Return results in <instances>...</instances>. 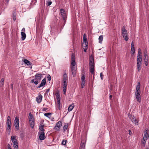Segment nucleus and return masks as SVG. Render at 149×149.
I'll return each instance as SVG.
<instances>
[{"instance_id":"1","label":"nucleus","mask_w":149,"mask_h":149,"mask_svg":"<svg viewBox=\"0 0 149 149\" xmlns=\"http://www.w3.org/2000/svg\"><path fill=\"white\" fill-rule=\"evenodd\" d=\"M95 63L94 58L92 55H91L89 58V67L90 72L91 74H93V78L94 76V66Z\"/></svg>"},{"instance_id":"2","label":"nucleus","mask_w":149,"mask_h":149,"mask_svg":"<svg viewBox=\"0 0 149 149\" xmlns=\"http://www.w3.org/2000/svg\"><path fill=\"white\" fill-rule=\"evenodd\" d=\"M68 76L66 73H65L63 75V94L66 93L67 89V86L68 84Z\"/></svg>"},{"instance_id":"3","label":"nucleus","mask_w":149,"mask_h":149,"mask_svg":"<svg viewBox=\"0 0 149 149\" xmlns=\"http://www.w3.org/2000/svg\"><path fill=\"white\" fill-rule=\"evenodd\" d=\"M142 60V56H137V66L139 72L140 71L141 69Z\"/></svg>"},{"instance_id":"4","label":"nucleus","mask_w":149,"mask_h":149,"mask_svg":"<svg viewBox=\"0 0 149 149\" xmlns=\"http://www.w3.org/2000/svg\"><path fill=\"white\" fill-rule=\"evenodd\" d=\"M61 15L62 17L63 20L64 21V22H66L67 18V15L65 14V11L64 9L61 8L60 10Z\"/></svg>"},{"instance_id":"5","label":"nucleus","mask_w":149,"mask_h":149,"mask_svg":"<svg viewBox=\"0 0 149 149\" xmlns=\"http://www.w3.org/2000/svg\"><path fill=\"white\" fill-rule=\"evenodd\" d=\"M130 118L131 119L132 123L135 124V125H137L138 122V120L134 117V116L131 115L130 116Z\"/></svg>"},{"instance_id":"6","label":"nucleus","mask_w":149,"mask_h":149,"mask_svg":"<svg viewBox=\"0 0 149 149\" xmlns=\"http://www.w3.org/2000/svg\"><path fill=\"white\" fill-rule=\"evenodd\" d=\"M71 70L73 77L75 76L76 73L77 68L75 66H71Z\"/></svg>"},{"instance_id":"7","label":"nucleus","mask_w":149,"mask_h":149,"mask_svg":"<svg viewBox=\"0 0 149 149\" xmlns=\"http://www.w3.org/2000/svg\"><path fill=\"white\" fill-rule=\"evenodd\" d=\"M71 66H74L76 64L75 61V55L72 54L71 56Z\"/></svg>"},{"instance_id":"8","label":"nucleus","mask_w":149,"mask_h":149,"mask_svg":"<svg viewBox=\"0 0 149 149\" xmlns=\"http://www.w3.org/2000/svg\"><path fill=\"white\" fill-rule=\"evenodd\" d=\"M39 138L40 140H42L45 139V133L43 132H39Z\"/></svg>"},{"instance_id":"9","label":"nucleus","mask_w":149,"mask_h":149,"mask_svg":"<svg viewBox=\"0 0 149 149\" xmlns=\"http://www.w3.org/2000/svg\"><path fill=\"white\" fill-rule=\"evenodd\" d=\"M61 126L62 122L61 121H59L57 123L56 125L54 127V129L56 128V130L58 131Z\"/></svg>"},{"instance_id":"10","label":"nucleus","mask_w":149,"mask_h":149,"mask_svg":"<svg viewBox=\"0 0 149 149\" xmlns=\"http://www.w3.org/2000/svg\"><path fill=\"white\" fill-rule=\"evenodd\" d=\"M42 74L40 73H37L35 75V80L38 81H40L42 77Z\"/></svg>"},{"instance_id":"11","label":"nucleus","mask_w":149,"mask_h":149,"mask_svg":"<svg viewBox=\"0 0 149 149\" xmlns=\"http://www.w3.org/2000/svg\"><path fill=\"white\" fill-rule=\"evenodd\" d=\"M42 96L41 94H39L38 96L36 97V101L38 103H40L42 100Z\"/></svg>"},{"instance_id":"12","label":"nucleus","mask_w":149,"mask_h":149,"mask_svg":"<svg viewBox=\"0 0 149 149\" xmlns=\"http://www.w3.org/2000/svg\"><path fill=\"white\" fill-rule=\"evenodd\" d=\"M46 84V79L45 78L43 79L41 81V83L39 86L37 87L40 88L41 87L44 86Z\"/></svg>"},{"instance_id":"13","label":"nucleus","mask_w":149,"mask_h":149,"mask_svg":"<svg viewBox=\"0 0 149 149\" xmlns=\"http://www.w3.org/2000/svg\"><path fill=\"white\" fill-rule=\"evenodd\" d=\"M135 97L137 101L140 102H141V97L140 95V93H135Z\"/></svg>"},{"instance_id":"14","label":"nucleus","mask_w":149,"mask_h":149,"mask_svg":"<svg viewBox=\"0 0 149 149\" xmlns=\"http://www.w3.org/2000/svg\"><path fill=\"white\" fill-rule=\"evenodd\" d=\"M16 10H14L13 11L12 13V17L13 19V20L14 21H15L16 19Z\"/></svg>"},{"instance_id":"15","label":"nucleus","mask_w":149,"mask_h":149,"mask_svg":"<svg viewBox=\"0 0 149 149\" xmlns=\"http://www.w3.org/2000/svg\"><path fill=\"white\" fill-rule=\"evenodd\" d=\"M21 39L22 40H24L25 39L26 37V35L25 33L22 31L21 32Z\"/></svg>"},{"instance_id":"16","label":"nucleus","mask_w":149,"mask_h":149,"mask_svg":"<svg viewBox=\"0 0 149 149\" xmlns=\"http://www.w3.org/2000/svg\"><path fill=\"white\" fill-rule=\"evenodd\" d=\"M29 121L30 122L31 121L34 120V118L32 114H31V113H30L29 114Z\"/></svg>"},{"instance_id":"17","label":"nucleus","mask_w":149,"mask_h":149,"mask_svg":"<svg viewBox=\"0 0 149 149\" xmlns=\"http://www.w3.org/2000/svg\"><path fill=\"white\" fill-rule=\"evenodd\" d=\"M16 136H11V141L13 143L17 141V139H16Z\"/></svg>"},{"instance_id":"18","label":"nucleus","mask_w":149,"mask_h":149,"mask_svg":"<svg viewBox=\"0 0 149 149\" xmlns=\"http://www.w3.org/2000/svg\"><path fill=\"white\" fill-rule=\"evenodd\" d=\"M56 96L57 102H60L61 100V97L59 93H57L56 94Z\"/></svg>"},{"instance_id":"19","label":"nucleus","mask_w":149,"mask_h":149,"mask_svg":"<svg viewBox=\"0 0 149 149\" xmlns=\"http://www.w3.org/2000/svg\"><path fill=\"white\" fill-rule=\"evenodd\" d=\"M74 107V105L73 104H72L70 105L68 109V111H71L73 109Z\"/></svg>"},{"instance_id":"20","label":"nucleus","mask_w":149,"mask_h":149,"mask_svg":"<svg viewBox=\"0 0 149 149\" xmlns=\"http://www.w3.org/2000/svg\"><path fill=\"white\" fill-rule=\"evenodd\" d=\"M44 125L42 124L40 125L39 127L40 130L43 132L45 131V130L44 129Z\"/></svg>"},{"instance_id":"21","label":"nucleus","mask_w":149,"mask_h":149,"mask_svg":"<svg viewBox=\"0 0 149 149\" xmlns=\"http://www.w3.org/2000/svg\"><path fill=\"white\" fill-rule=\"evenodd\" d=\"M15 124H19V119L18 117H16L14 121Z\"/></svg>"},{"instance_id":"22","label":"nucleus","mask_w":149,"mask_h":149,"mask_svg":"<svg viewBox=\"0 0 149 149\" xmlns=\"http://www.w3.org/2000/svg\"><path fill=\"white\" fill-rule=\"evenodd\" d=\"M136 90H140V82H138L136 87Z\"/></svg>"},{"instance_id":"23","label":"nucleus","mask_w":149,"mask_h":149,"mask_svg":"<svg viewBox=\"0 0 149 149\" xmlns=\"http://www.w3.org/2000/svg\"><path fill=\"white\" fill-rule=\"evenodd\" d=\"M85 144L84 143L81 142V143L80 147L79 149H84Z\"/></svg>"},{"instance_id":"24","label":"nucleus","mask_w":149,"mask_h":149,"mask_svg":"<svg viewBox=\"0 0 149 149\" xmlns=\"http://www.w3.org/2000/svg\"><path fill=\"white\" fill-rule=\"evenodd\" d=\"M141 54L142 53L141 49L140 48H139L138 49V53L137 54V56H142Z\"/></svg>"},{"instance_id":"25","label":"nucleus","mask_w":149,"mask_h":149,"mask_svg":"<svg viewBox=\"0 0 149 149\" xmlns=\"http://www.w3.org/2000/svg\"><path fill=\"white\" fill-rule=\"evenodd\" d=\"M123 37L125 41H127L128 40L129 38L127 34L124 35V36H123Z\"/></svg>"},{"instance_id":"26","label":"nucleus","mask_w":149,"mask_h":149,"mask_svg":"<svg viewBox=\"0 0 149 149\" xmlns=\"http://www.w3.org/2000/svg\"><path fill=\"white\" fill-rule=\"evenodd\" d=\"M30 125L31 127L32 128H33V127L34 126V120L33 121H31L30 122Z\"/></svg>"},{"instance_id":"27","label":"nucleus","mask_w":149,"mask_h":149,"mask_svg":"<svg viewBox=\"0 0 149 149\" xmlns=\"http://www.w3.org/2000/svg\"><path fill=\"white\" fill-rule=\"evenodd\" d=\"M98 39H99V42L101 43L103 40V36H102V35L100 36L99 37Z\"/></svg>"},{"instance_id":"28","label":"nucleus","mask_w":149,"mask_h":149,"mask_svg":"<svg viewBox=\"0 0 149 149\" xmlns=\"http://www.w3.org/2000/svg\"><path fill=\"white\" fill-rule=\"evenodd\" d=\"M4 83V80L3 78L1 79V81H0V86L1 87L3 86Z\"/></svg>"},{"instance_id":"29","label":"nucleus","mask_w":149,"mask_h":149,"mask_svg":"<svg viewBox=\"0 0 149 149\" xmlns=\"http://www.w3.org/2000/svg\"><path fill=\"white\" fill-rule=\"evenodd\" d=\"M11 123V119L10 117L9 116H8L6 122V124Z\"/></svg>"},{"instance_id":"30","label":"nucleus","mask_w":149,"mask_h":149,"mask_svg":"<svg viewBox=\"0 0 149 149\" xmlns=\"http://www.w3.org/2000/svg\"><path fill=\"white\" fill-rule=\"evenodd\" d=\"M52 114L51 113H46L44 114V115L47 117L50 118L49 116Z\"/></svg>"},{"instance_id":"31","label":"nucleus","mask_w":149,"mask_h":149,"mask_svg":"<svg viewBox=\"0 0 149 149\" xmlns=\"http://www.w3.org/2000/svg\"><path fill=\"white\" fill-rule=\"evenodd\" d=\"M46 4L47 5V6H49L51 4L52 2L50 0H47L46 1Z\"/></svg>"},{"instance_id":"32","label":"nucleus","mask_w":149,"mask_h":149,"mask_svg":"<svg viewBox=\"0 0 149 149\" xmlns=\"http://www.w3.org/2000/svg\"><path fill=\"white\" fill-rule=\"evenodd\" d=\"M68 127V124H65V125L63 127V129L64 131H65L67 130Z\"/></svg>"},{"instance_id":"33","label":"nucleus","mask_w":149,"mask_h":149,"mask_svg":"<svg viewBox=\"0 0 149 149\" xmlns=\"http://www.w3.org/2000/svg\"><path fill=\"white\" fill-rule=\"evenodd\" d=\"M143 139L144 141H146L147 139V135H146V134H144Z\"/></svg>"},{"instance_id":"34","label":"nucleus","mask_w":149,"mask_h":149,"mask_svg":"<svg viewBox=\"0 0 149 149\" xmlns=\"http://www.w3.org/2000/svg\"><path fill=\"white\" fill-rule=\"evenodd\" d=\"M144 63L145 65L146 66H147L148 65V59H144Z\"/></svg>"},{"instance_id":"35","label":"nucleus","mask_w":149,"mask_h":149,"mask_svg":"<svg viewBox=\"0 0 149 149\" xmlns=\"http://www.w3.org/2000/svg\"><path fill=\"white\" fill-rule=\"evenodd\" d=\"M15 128L17 130H19V124H15Z\"/></svg>"},{"instance_id":"36","label":"nucleus","mask_w":149,"mask_h":149,"mask_svg":"<svg viewBox=\"0 0 149 149\" xmlns=\"http://www.w3.org/2000/svg\"><path fill=\"white\" fill-rule=\"evenodd\" d=\"M28 66L31 68H32V65H31L32 63L29 61V63H27L26 64Z\"/></svg>"},{"instance_id":"37","label":"nucleus","mask_w":149,"mask_h":149,"mask_svg":"<svg viewBox=\"0 0 149 149\" xmlns=\"http://www.w3.org/2000/svg\"><path fill=\"white\" fill-rule=\"evenodd\" d=\"M67 141L66 140L64 139L62 141V144L63 145H65L66 144Z\"/></svg>"},{"instance_id":"38","label":"nucleus","mask_w":149,"mask_h":149,"mask_svg":"<svg viewBox=\"0 0 149 149\" xmlns=\"http://www.w3.org/2000/svg\"><path fill=\"white\" fill-rule=\"evenodd\" d=\"M7 124V129L8 130H10V128H11V123H8Z\"/></svg>"},{"instance_id":"39","label":"nucleus","mask_w":149,"mask_h":149,"mask_svg":"<svg viewBox=\"0 0 149 149\" xmlns=\"http://www.w3.org/2000/svg\"><path fill=\"white\" fill-rule=\"evenodd\" d=\"M58 103V109L60 110L61 109V103L60 102H57Z\"/></svg>"},{"instance_id":"40","label":"nucleus","mask_w":149,"mask_h":149,"mask_svg":"<svg viewBox=\"0 0 149 149\" xmlns=\"http://www.w3.org/2000/svg\"><path fill=\"white\" fill-rule=\"evenodd\" d=\"M47 78L48 81H50L51 80V78L49 74H48L47 75Z\"/></svg>"},{"instance_id":"41","label":"nucleus","mask_w":149,"mask_h":149,"mask_svg":"<svg viewBox=\"0 0 149 149\" xmlns=\"http://www.w3.org/2000/svg\"><path fill=\"white\" fill-rule=\"evenodd\" d=\"M23 61L25 64H27V63H29V61L27 59H24Z\"/></svg>"},{"instance_id":"42","label":"nucleus","mask_w":149,"mask_h":149,"mask_svg":"<svg viewBox=\"0 0 149 149\" xmlns=\"http://www.w3.org/2000/svg\"><path fill=\"white\" fill-rule=\"evenodd\" d=\"M127 34V31H122V35L124 36V35Z\"/></svg>"},{"instance_id":"43","label":"nucleus","mask_w":149,"mask_h":149,"mask_svg":"<svg viewBox=\"0 0 149 149\" xmlns=\"http://www.w3.org/2000/svg\"><path fill=\"white\" fill-rule=\"evenodd\" d=\"M13 147L14 148V149H18V144H17V145H15V144H13Z\"/></svg>"},{"instance_id":"44","label":"nucleus","mask_w":149,"mask_h":149,"mask_svg":"<svg viewBox=\"0 0 149 149\" xmlns=\"http://www.w3.org/2000/svg\"><path fill=\"white\" fill-rule=\"evenodd\" d=\"M85 77L84 75L82 76L81 77V81H85Z\"/></svg>"},{"instance_id":"45","label":"nucleus","mask_w":149,"mask_h":149,"mask_svg":"<svg viewBox=\"0 0 149 149\" xmlns=\"http://www.w3.org/2000/svg\"><path fill=\"white\" fill-rule=\"evenodd\" d=\"M131 50L133 52L132 54H133L135 53V49L134 48H131Z\"/></svg>"},{"instance_id":"46","label":"nucleus","mask_w":149,"mask_h":149,"mask_svg":"<svg viewBox=\"0 0 149 149\" xmlns=\"http://www.w3.org/2000/svg\"><path fill=\"white\" fill-rule=\"evenodd\" d=\"M127 31L125 29V26H123L122 29V31Z\"/></svg>"},{"instance_id":"47","label":"nucleus","mask_w":149,"mask_h":149,"mask_svg":"<svg viewBox=\"0 0 149 149\" xmlns=\"http://www.w3.org/2000/svg\"><path fill=\"white\" fill-rule=\"evenodd\" d=\"M100 77H101L102 80H103V75L102 74V73L101 72L100 74Z\"/></svg>"},{"instance_id":"48","label":"nucleus","mask_w":149,"mask_h":149,"mask_svg":"<svg viewBox=\"0 0 149 149\" xmlns=\"http://www.w3.org/2000/svg\"><path fill=\"white\" fill-rule=\"evenodd\" d=\"M38 83H39L38 81L37 80H36V81H35L34 82V83L36 85H37V84H38Z\"/></svg>"},{"instance_id":"49","label":"nucleus","mask_w":149,"mask_h":149,"mask_svg":"<svg viewBox=\"0 0 149 149\" xmlns=\"http://www.w3.org/2000/svg\"><path fill=\"white\" fill-rule=\"evenodd\" d=\"M141 93L140 90H136V92L135 93Z\"/></svg>"},{"instance_id":"50","label":"nucleus","mask_w":149,"mask_h":149,"mask_svg":"<svg viewBox=\"0 0 149 149\" xmlns=\"http://www.w3.org/2000/svg\"><path fill=\"white\" fill-rule=\"evenodd\" d=\"M85 44V45H86L85 47H87L88 45V41H85L84 42Z\"/></svg>"},{"instance_id":"51","label":"nucleus","mask_w":149,"mask_h":149,"mask_svg":"<svg viewBox=\"0 0 149 149\" xmlns=\"http://www.w3.org/2000/svg\"><path fill=\"white\" fill-rule=\"evenodd\" d=\"M85 82V81H82V82L81 83V84H83V85H84V86Z\"/></svg>"},{"instance_id":"52","label":"nucleus","mask_w":149,"mask_h":149,"mask_svg":"<svg viewBox=\"0 0 149 149\" xmlns=\"http://www.w3.org/2000/svg\"><path fill=\"white\" fill-rule=\"evenodd\" d=\"M147 129L146 130V129L145 131V133H144V134H146V135L147 136L148 135V132H147Z\"/></svg>"},{"instance_id":"53","label":"nucleus","mask_w":149,"mask_h":149,"mask_svg":"<svg viewBox=\"0 0 149 149\" xmlns=\"http://www.w3.org/2000/svg\"><path fill=\"white\" fill-rule=\"evenodd\" d=\"M146 142V141H142V142H141V143H142V144L144 146H145V145Z\"/></svg>"},{"instance_id":"54","label":"nucleus","mask_w":149,"mask_h":149,"mask_svg":"<svg viewBox=\"0 0 149 149\" xmlns=\"http://www.w3.org/2000/svg\"><path fill=\"white\" fill-rule=\"evenodd\" d=\"M47 109H48L47 108H44L42 110L43 111H46Z\"/></svg>"},{"instance_id":"55","label":"nucleus","mask_w":149,"mask_h":149,"mask_svg":"<svg viewBox=\"0 0 149 149\" xmlns=\"http://www.w3.org/2000/svg\"><path fill=\"white\" fill-rule=\"evenodd\" d=\"M86 35L85 34H84V35H83V39H84V38L86 39Z\"/></svg>"},{"instance_id":"56","label":"nucleus","mask_w":149,"mask_h":149,"mask_svg":"<svg viewBox=\"0 0 149 149\" xmlns=\"http://www.w3.org/2000/svg\"><path fill=\"white\" fill-rule=\"evenodd\" d=\"M49 90H50V89L49 88L46 89V93H47L49 91Z\"/></svg>"},{"instance_id":"57","label":"nucleus","mask_w":149,"mask_h":149,"mask_svg":"<svg viewBox=\"0 0 149 149\" xmlns=\"http://www.w3.org/2000/svg\"><path fill=\"white\" fill-rule=\"evenodd\" d=\"M129 135H131V134H132V133L131 131L130 130H129Z\"/></svg>"},{"instance_id":"58","label":"nucleus","mask_w":149,"mask_h":149,"mask_svg":"<svg viewBox=\"0 0 149 149\" xmlns=\"http://www.w3.org/2000/svg\"><path fill=\"white\" fill-rule=\"evenodd\" d=\"M9 1L10 0H5L7 4H8Z\"/></svg>"},{"instance_id":"59","label":"nucleus","mask_w":149,"mask_h":149,"mask_svg":"<svg viewBox=\"0 0 149 149\" xmlns=\"http://www.w3.org/2000/svg\"><path fill=\"white\" fill-rule=\"evenodd\" d=\"M13 143V144H15V145H17V144H18V143L17 142V141H16V142H15Z\"/></svg>"},{"instance_id":"60","label":"nucleus","mask_w":149,"mask_h":149,"mask_svg":"<svg viewBox=\"0 0 149 149\" xmlns=\"http://www.w3.org/2000/svg\"><path fill=\"white\" fill-rule=\"evenodd\" d=\"M11 88L12 90H13V84L11 85Z\"/></svg>"},{"instance_id":"61","label":"nucleus","mask_w":149,"mask_h":149,"mask_svg":"<svg viewBox=\"0 0 149 149\" xmlns=\"http://www.w3.org/2000/svg\"><path fill=\"white\" fill-rule=\"evenodd\" d=\"M147 56V55L145 54L144 56V59H148L147 58H146V56Z\"/></svg>"},{"instance_id":"62","label":"nucleus","mask_w":149,"mask_h":149,"mask_svg":"<svg viewBox=\"0 0 149 149\" xmlns=\"http://www.w3.org/2000/svg\"><path fill=\"white\" fill-rule=\"evenodd\" d=\"M83 39V42H84L85 41H87V39Z\"/></svg>"},{"instance_id":"63","label":"nucleus","mask_w":149,"mask_h":149,"mask_svg":"<svg viewBox=\"0 0 149 149\" xmlns=\"http://www.w3.org/2000/svg\"><path fill=\"white\" fill-rule=\"evenodd\" d=\"M109 99H110V100H111V98H112V95H110L109 96Z\"/></svg>"},{"instance_id":"64","label":"nucleus","mask_w":149,"mask_h":149,"mask_svg":"<svg viewBox=\"0 0 149 149\" xmlns=\"http://www.w3.org/2000/svg\"><path fill=\"white\" fill-rule=\"evenodd\" d=\"M31 82L32 83H34V79H32L31 81Z\"/></svg>"}]
</instances>
